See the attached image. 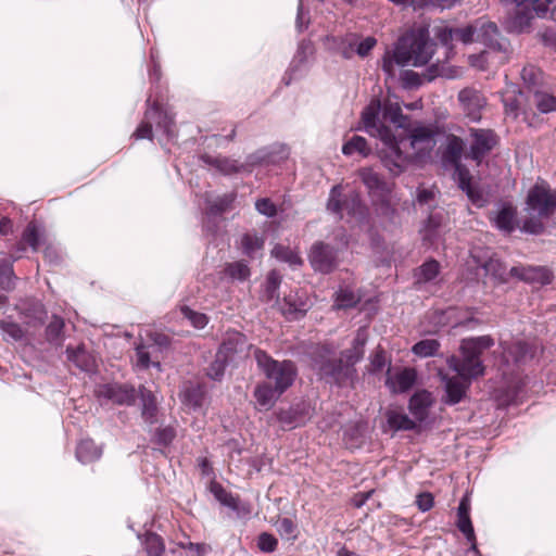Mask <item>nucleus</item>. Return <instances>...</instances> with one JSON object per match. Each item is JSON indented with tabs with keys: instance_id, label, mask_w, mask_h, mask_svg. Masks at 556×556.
Listing matches in <instances>:
<instances>
[{
	"instance_id": "nucleus-40",
	"label": "nucleus",
	"mask_w": 556,
	"mask_h": 556,
	"mask_svg": "<svg viewBox=\"0 0 556 556\" xmlns=\"http://www.w3.org/2000/svg\"><path fill=\"white\" fill-rule=\"evenodd\" d=\"M481 267L485 270L488 275L492 276L497 281H508L507 266L500 258L491 256L488 258V261L481 264Z\"/></svg>"
},
{
	"instance_id": "nucleus-51",
	"label": "nucleus",
	"mask_w": 556,
	"mask_h": 556,
	"mask_svg": "<svg viewBox=\"0 0 556 556\" xmlns=\"http://www.w3.org/2000/svg\"><path fill=\"white\" fill-rule=\"evenodd\" d=\"M271 254L277 260L288 263L291 266H300L303 263L302 258L295 251H293L289 247H285L281 244L275 245V248L271 251Z\"/></svg>"
},
{
	"instance_id": "nucleus-44",
	"label": "nucleus",
	"mask_w": 556,
	"mask_h": 556,
	"mask_svg": "<svg viewBox=\"0 0 556 556\" xmlns=\"http://www.w3.org/2000/svg\"><path fill=\"white\" fill-rule=\"evenodd\" d=\"M521 78L527 87L528 94L541 89L542 72L540 68L529 65L525 66L521 71Z\"/></svg>"
},
{
	"instance_id": "nucleus-28",
	"label": "nucleus",
	"mask_w": 556,
	"mask_h": 556,
	"mask_svg": "<svg viewBox=\"0 0 556 556\" xmlns=\"http://www.w3.org/2000/svg\"><path fill=\"white\" fill-rule=\"evenodd\" d=\"M66 357L68 362L73 363L83 371H91L96 366L94 357L84 345H78L76 349L67 346Z\"/></svg>"
},
{
	"instance_id": "nucleus-26",
	"label": "nucleus",
	"mask_w": 556,
	"mask_h": 556,
	"mask_svg": "<svg viewBox=\"0 0 556 556\" xmlns=\"http://www.w3.org/2000/svg\"><path fill=\"white\" fill-rule=\"evenodd\" d=\"M533 108L542 114L554 112L556 111V97L542 89H535L534 92L528 94V109L532 112Z\"/></svg>"
},
{
	"instance_id": "nucleus-57",
	"label": "nucleus",
	"mask_w": 556,
	"mask_h": 556,
	"mask_svg": "<svg viewBox=\"0 0 556 556\" xmlns=\"http://www.w3.org/2000/svg\"><path fill=\"white\" fill-rule=\"evenodd\" d=\"M454 40L465 45L476 41L475 21L465 27H453Z\"/></svg>"
},
{
	"instance_id": "nucleus-39",
	"label": "nucleus",
	"mask_w": 556,
	"mask_h": 556,
	"mask_svg": "<svg viewBox=\"0 0 556 556\" xmlns=\"http://www.w3.org/2000/svg\"><path fill=\"white\" fill-rule=\"evenodd\" d=\"M440 263L433 258L420 265L415 273L416 283H427L433 281L440 274Z\"/></svg>"
},
{
	"instance_id": "nucleus-56",
	"label": "nucleus",
	"mask_w": 556,
	"mask_h": 556,
	"mask_svg": "<svg viewBox=\"0 0 556 556\" xmlns=\"http://www.w3.org/2000/svg\"><path fill=\"white\" fill-rule=\"evenodd\" d=\"M144 549L149 556H162L165 546L160 535L148 533L144 539Z\"/></svg>"
},
{
	"instance_id": "nucleus-46",
	"label": "nucleus",
	"mask_w": 556,
	"mask_h": 556,
	"mask_svg": "<svg viewBox=\"0 0 556 556\" xmlns=\"http://www.w3.org/2000/svg\"><path fill=\"white\" fill-rule=\"evenodd\" d=\"M229 363L230 362L226 359V356H223L216 352L215 358L205 369L206 377L214 381H220L224 378L225 370Z\"/></svg>"
},
{
	"instance_id": "nucleus-53",
	"label": "nucleus",
	"mask_w": 556,
	"mask_h": 556,
	"mask_svg": "<svg viewBox=\"0 0 556 556\" xmlns=\"http://www.w3.org/2000/svg\"><path fill=\"white\" fill-rule=\"evenodd\" d=\"M276 528L283 540L295 541L298 539V526L292 519L288 517L279 518L276 522Z\"/></svg>"
},
{
	"instance_id": "nucleus-31",
	"label": "nucleus",
	"mask_w": 556,
	"mask_h": 556,
	"mask_svg": "<svg viewBox=\"0 0 556 556\" xmlns=\"http://www.w3.org/2000/svg\"><path fill=\"white\" fill-rule=\"evenodd\" d=\"M281 394L282 392L277 391L269 382L258 383L254 390V397L257 404L265 408L273 407Z\"/></svg>"
},
{
	"instance_id": "nucleus-1",
	"label": "nucleus",
	"mask_w": 556,
	"mask_h": 556,
	"mask_svg": "<svg viewBox=\"0 0 556 556\" xmlns=\"http://www.w3.org/2000/svg\"><path fill=\"white\" fill-rule=\"evenodd\" d=\"M435 42L430 39L426 27L412 29L396 40L393 50H387L382 56V71L389 78L395 76V66H422L434 54Z\"/></svg>"
},
{
	"instance_id": "nucleus-60",
	"label": "nucleus",
	"mask_w": 556,
	"mask_h": 556,
	"mask_svg": "<svg viewBox=\"0 0 556 556\" xmlns=\"http://www.w3.org/2000/svg\"><path fill=\"white\" fill-rule=\"evenodd\" d=\"M22 243L29 245L34 251L38 250L39 233L34 223H29L23 231Z\"/></svg>"
},
{
	"instance_id": "nucleus-8",
	"label": "nucleus",
	"mask_w": 556,
	"mask_h": 556,
	"mask_svg": "<svg viewBox=\"0 0 556 556\" xmlns=\"http://www.w3.org/2000/svg\"><path fill=\"white\" fill-rule=\"evenodd\" d=\"M327 210L342 218L343 212L352 216L363 215L364 205L357 192L353 191L343 197L342 187L336 185L329 192Z\"/></svg>"
},
{
	"instance_id": "nucleus-14",
	"label": "nucleus",
	"mask_w": 556,
	"mask_h": 556,
	"mask_svg": "<svg viewBox=\"0 0 556 556\" xmlns=\"http://www.w3.org/2000/svg\"><path fill=\"white\" fill-rule=\"evenodd\" d=\"M454 173L453 179L457 184V187L466 193L472 204L481 207L485 200L482 191L472 185V176L470 170L463 163L453 165Z\"/></svg>"
},
{
	"instance_id": "nucleus-47",
	"label": "nucleus",
	"mask_w": 556,
	"mask_h": 556,
	"mask_svg": "<svg viewBox=\"0 0 556 556\" xmlns=\"http://www.w3.org/2000/svg\"><path fill=\"white\" fill-rule=\"evenodd\" d=\"M462 344L464 345V349L473 351V353L481 356L485 350H489L494 345V339L486 334L464 339Z\"/></svg>"
},
{
	"instance_id": "nucleus-11",
	"label": "nucleus",
	"mask_w": 556,
	"mask_h": 556,
	"mask_svg": "<svg viewBox=\"0 0 556 556\" xmlns=\"http://www.w3.org/2000/svg\"><path fill=\"white\" fill-rule=\"evenodd\" d=\"M308 261L315 271L329 274L338 266V250L329 243L317 241L311 248Z\"/></svg>"
},
{
	"instance_id": "nucleus-36",
	"label": "nucleus",
	"mask_w": 556,
	"mask_h": 556,
	"mask_svg": "<svg viewBox=\"0 0 556 556\" xmlns=\"http://www.w3.org/2000/svg\"><path fill=\"white\" fill-rule=\"evenodd\" d=\"M281 283V275L276 269L268 273L264 285L262 300L266 303L279 302V287Z\"/></svg>"
},
{
	"instance_id": "nucleus-30",
	"label": "nucleus",
	"mask_w": 556,
	"mask_h": 556,
	"mask_svg": "<svg viewBox=\"0 0 556 556\" xmlns=\"http://www.w3.org/2000/svg\"><path fill=\"white\" fill-rule=\"evenodd\" d=\"M465 142L460 137L452 135L447 138V144L442 153V161L451 166L462 163Z\"/></svg>"
},
{
	"instance_id": "nucleus-10",
	"label": "nucleus",
	"mask_w": 556,
	"mask_h": 556,
	"mask_svg": "<svg viewBox=\"0 0 556 556\" xmlns=\"http://www.w3.org/2000/svg\"><path fill=\"white\" fill-rule=\"evenodd\" d=\"M503 363L508 368H520L527 365L535 356V346L517 340L511 342H502Z\"/></svg>"
},
{
	"instance_id": "nucleus-52",
	"label": "nucleus",
	"mask_w": 556,
	"mask_h": 556,
	"mask_svg": "<svg viewBox=\"0 0 556 556\" xmlns=\"http://www.w3.org/2000/svg\"><path fill=\"white\" fill-rule=\"evenodd\" d=\"M440 349V343L434 339H425L415 343L412 352L419 357L434 356Z\"/></svg>"
},
{
	"instance_id": "nucleus-2",
	"label": "nucleus",
	"mask_w": 556,
	"mask_h": 556,
	"mask_svg": "<svg viewBox=\"0 0 556 556\" xmlns=\"http://www.w3.org/2000/svg\"><path fill=\"white\" fill-rule=\"evenodd\" d=\"M379 102L366 106L362 112V121L365 130L372 136L377 135L381 140L382 147L379 149V155L383 166L392 175L397 176L405 170L408 159L401 151V143H405V140H396L391 128L379 122Z\"/></svg>"
},
{
	"instance_id": "nucleus-22",
	"label": "nucleus",
	"mask_w": 556,
	"mask_h": 556,
	"mask_svg": "<svg viewBox=\"0 0 556 556\" xmlns=\"http://www.w3.org/2000/svg\"><path fill=\"white\" fill-rule=\"evenodd\" d=\"M445 395L443 402L447 405L458 404L466 395V391L471 381L460 382L456 377L443 376Z\"/></svg>"
},
{
	"instance_id": "nucleus-61",
	"label": "nucleus",
	"mask_w": 556,
	"mask_h": 556,
	"mask_svg": "<svg viewBox=\"0 0 556 556\" xmlns=\"http://www.w3.org/2000/svg\"><path fill=\"white\" fill-rule=\"evenodd\" d=\"M263 240L257 236L250 233L243 235L241 239L242 250L247 255H253V253L263 247Z\"/></svg>"
},
{
	"instance_id": "nucleus-23",
	"label": "nucleus",
	"mask_w": 556,
	"mask_h": 556,
	"mask_svg": "<svg viewBox=\"0 0 556 556\" xmlns=\"http://www.w3.org/2000/svg\"><path fill=\"white\" fill-rule=\"evenodd\" d=\"M15 309L20 315L29 319L28 324L36 325L35 323L42 324L46 317L43 304L35 299H25L15 305Z\"/></svg>"
},
{
	"instance_id": "nucleus-38",
	"label": "nucleus",
	"mask_w": 556,
	"mask_h": 556,
	"mask_svg": "<svg viewBox=\"0 0 556 556\" xmlns=\"http://www.w3.org/2000/svg\"><path fill=\"white\" fill-rule=\"evenodd\" d=\"M64 319L58 315H53L46 327V340L51 344L60 345L64 340Z\"/></svg>"
},
{
	"instance_id": "nucleus-49",
	"label": "nucleus",
	"mask_w": 556,
	"mask_h": 556,
	"mask_svg": "<svg viewBox=\"0 0 556 556\" xmlns=\"http://www.w3.org/2000/svg\"><path fill=\"white\" fill-rule=\"evenodd\" d=\"M356 152L363 156H367L370 153V149L368 148L367 140L364 137L354 135L343 144L342 153L344 155H352Z\"/></svg>"
},
{
	"instance_id": "nucleus-35",
	"label": "nucleus",
	"mask_w": 556,
	"mask_h": 556,
	"mask_svg": "<svg viewBox=\"0 0 556 556\" xmlns=\"http://www.w3.org/2000/svg\"><path fill=\"white\" fill-rule=\"evenodd\" d=\"M416 382V371L413 368H405L395 376V382H391L390 378L387 379V386L393 392L404 393L413 388Z\"/></svg>"
},
{
	"instance_id": "nucleus-19",
	"label": "nucleus",
	"mask_w": 556,
	"mask_h": 556,
	"mask_svg": "<svg viewBox=\"0 0 556 556\" xmlns=\"http://www.w3.org/2000/svg\"><path fill=\"white\" fill-rule=\"evenodd\" d=\"M137 397L140 400L141 417L144 422L154 425L157 421V400L155 394L146 388L143 384L139 386Z\"/></svg>"
},
{
	"instance_id": "nucleus-55",
	"label": "nucleus",
	"mask_w": 556,
	"mask_h": 556,
	"mask_svg": "<svg viewBox=\"0 0 556 556\" xmlns=\"http://www.w3.org/2000/svg\"><path fill=\"white\" fill-rule=\"evenodd\" d=\"M150 346L140 343L136 346V365L140 369H148L150 366H154L159 370L161 369V363L159 361L151 362V353L148 351Z\"/></svg>"
},
{
	"instance_id": "nucleus-17",
	"label": "nucleus",
	"mask_w": 556,
	"mask_h": 556,
	"mask_svg": "<svg viewBox=\"0 0 556 556\" xmlns=\"http://www.w3.org/2000/svg\"><path fill=\"white\" fill-rule=\"evenodd\" d=\"M146 119H152L156 128L162 130L167 137L173 136L174 117L165 110H162L157 102L150 103L147 99Z\"/></svg>"
},
{
	"instance_id": "nucleus-42",
	"label": "nucleus",
	"mask_w": 556,
	"mask_h": 556,
	"mask_svg": "<svg viewBox=\"0 0 556 556\" xmlns=\"http://www.w3.org/2000/svg\"><path fill=\"white\" fill-rule=\"evenodd\" d=\"M224 274L231 280L242 282L250 278L251 270L245 261H236L225 265Z\"/></svg>"
},
{
	"instance_id": "nucleus-4",
	"label": "nucleus",
	"mask_w": 556,
	"mask_h": 556,
	"mask_svg": "<svg viewBox=\"0 0 556 556\" xmlns=\"http://www.w3.org/2000/svg\"><path fill=\"white\" fill-rule=\"evenodd\" d=\"M313 366L321 379L338 387L353 386L357 379L356 369H351L342 358L319 354L314 357Z\"/></svg>"
},
{
	"instance_id": "nucleus-41",
	"label": "nucleus",
	"mask_w": 556,
	"mask_h": 556,
	"mask_svg": "<svg viewBox=\"0 0 556 556\" xmlns=\"http://www.w3.org/2000/svg\"><path fill=\"white\" fill-rule=\"evenodd\" d=\"M387 422L394 431H408L416 428V422L412 420L407 415L399 413L396 410H388L386 413Z\"/></svg>"
},
{
	"instance_id": "nucleus-6",
	"label": "nucleus",
	"mask_w": 556,
	"mask_h": 556,
	"mask_svg": "<svg viewBox=\"0 0 556 556\" xmlns=\"http://www.w3.org/2000/svg\"><path fill=\"white\" fill-rule=\"evenodd\" d=\"M527 211L540 218H548L556 210V192L546 182H536L528 192Z\"/></svg>"
},
{
	"instance_id": "nucleus-63",
	"label": "nucleus",
	"mask_w": 556,
	"mask_h": 556,
	"mask_svg": "<svg viewBox=\"0 0 556 556\" xmlns=\"http://www.w3.org/2000/svg\"><path fill=\"white\" fill-rule=\"evenodd\" d=\"M383 117L397 128H403L406 121V117L403 115L400 106L387 108L383 112Z\"/></svg>"
},
{
	"instance_id": "nucleus-9",
	"label": "nucleus",
	"mask_w": 556,
	"mask_h": 556,
	"mask_svg": "<svg viewBox=\"0 0 556 556\" xmlns=\"http://www.w3.org/2000/svg\"><path fill=\"white\" fill-rule=\"evenodd\" d=\"M476 41L483 43L493 51L506 53L509 48V41L502 36L497 25L484 17L475 21Z\"/></svg>"
},
{
	"instance_id": "nucleus-24",
	"label": "nucleus",
	"mask_w": 556,
	"mask_h": 556,
	"mask_svg": "<svg viewBox=\"0 0 556 556\" xmlns=\"http://www.w3.org/2000/svg\"><path fill=\"white\" fill-rule=\"evenodd\" d=\"M491 220L500 230L510 233L517 226V210L510 203H503Z\"/></svg>"
},
{
	"instance_id": "nucleus-13",
	"label": "nucleus",
	"mask_w": 556,
	"mask_h": 556,
	"mask_svg": "<svg viewBox=\"0 0 556 556\" xmlns=\"http://www.w3.org/2000/svg\"><path fill=\"white\" fill-rule=\"evenodd\" d=\"M458 101L465 115L472 122L481 119V111L486 100L481 91L475 88H464L458 92Z\"/></svg>"
},
{
	"instance_id": "nucleus-18",
	"label": "nucleus",
	"mask_w": 556,
	"mask_h": 556,
	"mask_svg": "<svg viewBox=\"0 0 556 556\" xmlns=\"http://www.w3.org/2000/svg\"><path fill=\"white\" fill-rule=\"evenodd\" d=\"M358 175L372 197L383 199L390 193L391 190L388 182L372 168L364 167L359 169Z\"/></svg>"
},
{
	"instance_id": "nucleus-7",
	"label": "nucleus",
	"mask_w": 556,
	"mask_h": 556,
	"mask_svg": "<svg viewBox=\"0 0 556 556\" xmlns=\"http://www.w3.org/2000/svg\"><path fill=\"white\" fill-rule=\"evenodd\" d=\"M448 367L457 372V375L465 381H471L484 375L485 366L481 356L473 353V351L459 346V355H452L447 358Z\"/></svg>"
},
{
	"instance_id": "nucleus-32",
	"label": "nucleus",
	"mask_w": 556,
	"mask_h": 556,
	"mask_svg": "<svg viewBox=\"0 0 556 556\" xmlns=\"http://www.w3.org/2000/svg\"><path fill=\"white\" fill-rule=\"evenodd\" d=\"M16 257L10 256L0 260V289L7 292L14 290L17 277L14 274L13 263Z\"/></svg>"
},
{
	"instance_id": "nucleus-20",
	"label": "nucleus",
	"mask_w": 556,
	"mask_h": 556,
	"mask_svg": "<svg viewBox=\"0 0 556 556\" xmlns=\"http://www.w3.org/2000/svg\"><path fill=\"white\" fill-rule=\"evenodd\" d=\"M288 157V150L285 146L277 149H260L247 156L248 166H257L263 164H274Z\"/></svg>"
},
{
	"instance_id": "nucleus-37",
	"label": "nucleus",
	"mask_w": 556,
	"mask_h": 556,
	"mask_svg": "<svg viewBox=\"0 0 556 556\" xmlns=\"http://www.w3.org/2000/svg\"><path fill=\"white\" fill-rule=\"evenodd\" d=\"M210 491L223 506L230 508L233 511L239 509V497L228 492L220 483L212 481Z\"/></svg>"
},
{
	"instance_id": "nucleus-50",
	"label": "nucleus",
	"mask_w": 556,
	"mask_h": 556,
	"mask_svg": "<svg viewBox=\"0 0 556 556\" xmlns=\"http://www.w3.org/2000/svg\"><path fill=\"white\" fill-rule=\"evenodd\" d=\"M456 526L458 530L465 535L467 541L470 543L469 549L478 554L479 551L477 547L476 534L470 516H457Z\"/></svg>"
},
{
	"instance_id": "nucleus-62",
	"label": "nucleus",
	"mask_w": 556,
	"mask_h": 556,
	"mask_svg": "<svg viewBox=\"0 0 556 556\" xmlns=\"http://www.w3.org/2000/svg\"><path fill=\"white\" fill-rule=\"evenodd\" d=\"M434 38L438 39L443 46L451 47L454 40L453 27L447 25H440L433 28Z\"/></svg>"
},
{
	"instance_id": "nucleus-45",
	"label": "nucleus",
	"mask_w": 556,
	"mask_h": 556,
	"mask_svg": "<svg viewBox=\"0 0 556 556\" xmlns=\"http://www.w3.org/2000/svg\"><path fill=\"white\" fill-rule=\"evenodd\" d=\"M236 200V193L230 192L223 194L220 197H217L213 201H207V213L211 215H222L223 213L227 212L229 208H231L232 203Z\"/></svg>"
},
{
	"instance_id": "nucleus-29",
	"label": "nucleus",
	"mask_w": 556,
	"mask_h": 556,
	"mask_svg": "<svg viewBox=\"0 0 556 556\" xmlns=\"http://www.w3.org/2000/svg\"><path fill=\"white\" fill-rule=\"evenodd\" d=\"M102 453V447L98 446L93 440L84 439L77 444L75 455L81 464H90L99 460Z\"/></svg>"
},
{
	"instance_id": "nucleus-58",
	"label": "nucleus",
	"mask_w": 556,
	"mask_h": 556,
	"mask_svg": "<svg viewBox=\"0 0 556 556\" xmlns=\"http://www.w3.org/2000/svg\"><path fill=\"white\" fill-rule=\"evenodd\" d=\"M181 314L197 329H203L208 323V318L205 314L195 312L188 306L181 307Z\"/></svg>"
},
{
	"instance_id": "nucleus-16",
	"label": "nucleus",
	"mask_w": 556,
	"mask_h": 556,
	"mask_svg": "<svg viewBox=\"0 0 556 556\" xmlns=\"http://www.w3.org/2000/svg\"><path fill=\"white\" fill-rule=\"evenodd\" d=\"M248 345L247 337L243 333L239 331H228L217 352L226 356V359L231 363L235 356L243 353Z\"/></svg>"
},
{
	"instance_id": "nucleus-12",
	"label": "nucleus",
	"mask_w": 556,
	"mask_h": 556,
	"mask_svg": "<svg viewBox=\"0 0 556 556\" xmlns=\"http://www.w3.org/2000/svg\"><path fill=\"white\" fill-rule=\"evenodd\" d=\"M396 140H405V143H401V151L408 157L405 167L410 161V155L405 151L407 147L412 148L416 155H420L426 151H430L434 144L433 132L427 127H417L409 136L399 135Z\"/></svg>"
},
{
	"instance_id": "nucleus-15",
	"label": "nucleus",
	"mask_w": 556,
	"mask_h": 556,
	"mask_svg": "<svg viewBox=\"0 0 556 556\" xmlns=\"http://www.w3.org/2000/svg\"><path fill=\"white\" fill-rule=\"evenodd\" d=\"M101 395L116 405L131 406L137 399L138 390L128 383H106L101 388Z\"/></svg>"
},
{
	"instance_id": "nucleus-3",
	"label": "nucleus",
	"mask_w": 556,
	"mask_h": 556,
	"mask_svg": "<svg viewBox=\"0 0 556 556\" xmlns=\"http://www.w3.org/2000/svg\"><path fill=\"white\" fill-rule=\"evenodd\" d=\"M253 356L257 368L277 391L285 393L293 384L298 370L292 361H276L258 348L254 349Z\"/></svg>"
},
{
	"instance_id": "nucleus-54",
	"label": "nucleus",
	"mask_w": 556,
	"mask_h": 556,
	"mask_svg": "<svg viewBox=\"0 0 556 556\" xmlns=\"http://www.w3.org/2000/svg\"><path fill=\"white\" fill-rule=\"evenodd\" d=\"M523 281L547 285L551 282V273L541 266H527Z\"/></svg>"
},
{
	"instance_id": "nucleus-27",
	"label": "nucleus",
	"mask_w": 556,
	"mask_h": 556,
	"mask_svg": "<svg viewBox=\"0 0 556 556\" xmlns=\"http://www.w3.org/2000/svg\"><path fill=\"white\" fill-rule=\"evenodd\" d=\"M366 342V334L357 332L352 341L351 348L341 352L340 358H342L351 369H355V365L364 357Z\"/></svg>"
},
{
	"instance_id": "nucleus-5",
	"label": "nucleus",
	"mask_w": 556,
	"mask_h": 556,
	"mask_svg": "<svg viewBox=\"0 0 556 556\" xmlns=\"http://www.w3.org/2000/svg\"><path fill=\"white\" fill-rule=\"evenodd\" d=\"M466 141L468 143L466 159L473 161L479 166L484 157L498 144V136L489 128L471 127L468 130Z\"/></svg>"
},
{
	"instance_id": "nucleus-21",
	"label": "nucleus",
	"mask_w": 556,
	"mask_h": 556,
	"mask_svg": "<svg viewBox=\"0 0 556 556\" xmlns=\"http://www.w3.org/2000/svg\"><path fill=\"white\" fill-rule=\"evenodd\" d=\"M206 396V390L204 386L200 383L189 382L184 387L180 392V400L185 406L189 409L198 410L202 408Z\"/></svg>"
},
{
	"instance_id": "nucleus-48",
	"label": "nucleus",
	"mask_w": 556,
	"mask_h": 556,
	"mask_svg": "<svg viewBox=\"0 0 556 556\" xmlns=\"http://www.w3.org/2000/svg\"><path fill=\"white\" fill-rule=\"evenodd\" d=\"M443 215L439 213L430 214L425 222L424 240L433 243L439 236V230L443 223Z\"/></svg>"
},
{
	"instance_id": "nucleus-25",
	"label": "nucleus",
	"mask_w": 556,
	"mask_h": 556,
	"mask_svg": "<svg viewBox=\"0 0 556 556\" xmlns=\"http://www.w3.org/2000/svg\"><path fill=\"white\" fill-rule=\"evenodd\" d=\"M431 404V393L422 390L412 395L408 403V409L416 420L422 422L428 417L429 407Z\"/></svg>"
},
{
	"instance_id": "nucleus-43",
	"label": "nucleus",
	"mask_w": 556,
	"mask_h": 556,
	"mask_svg": "<svg viewBox=\"0 0 556 556\" xmlns=\"http://www.w3.org/2000/svg\"><path fill=\"white\" fill-rule=\"evenodd\" d=\"M0 330L3 334V340L7 342L21 341L25 336V331L22 326L11 318L0 320Z\"/></svg>"
},
{
	"instance_id": "nucleus-34",
	"label": "nucleus",
	"mask_w": 556,
	"mask_h": 556,
	"mask_svg": "<svg viewBox=\"0 0 556 556\" xmlns=\"http://www.w3.org/2000/svg\"><path fill=\"white\" fill-rule=\"evenodd\" d=\"M203 160L206 164L214 166L225 175H231L245 169L244 164H238L237 161L229 157L205 155Z\"/></svg>"
},
{
	"instance_id": "nucleus-59",
	"label": "nucleus",
	"mask_w": 556,
	"mask_h": 556,
	"mask_svg": "<svg viewBox=\"0 0 556 556\" xmlns=\"http://www.w3.org/2000/svg\"><path fill=\"white\" fill-rule=\"evenodd\" d=\"M257 547L263 553H274L278 547V540L268 532H262L257 536Z\"/></svg>"
},
{
	"instance_id": "nucleus-33",
	"label": "nucleus",
	"mask_w": 556,
	"mask_h": 556,
	"mask_svg": "<svg viewBox=\"0 0 556 556\" xmlns=\"http://www.w3.org/2000/svg\"><path fill=\"white\" fill-rule=\"evenodd\" d=\"M283 315L299 319L308 311V303L302 299H295L293 295L285 296L283 303L280 305Z\"/></svg>"
},
{
	"instance_id": "nucleus-64",
	"label": "nucleus",
	"mask_w": 556,
	"mask_h": 556,
	"mask_svg": "<svg viewBox=\"0 0 556 556\" xmlns=\"http://www.w3.org/2000/svg\"><path fill=\"white\" fill-rule=\"evenodd\" d=\"M505 112L508 115H513L514 117H517L519 114L520 105L519 100L516 97L515 92H505L502 98Z\"/></svg>"
}]
</instances>
